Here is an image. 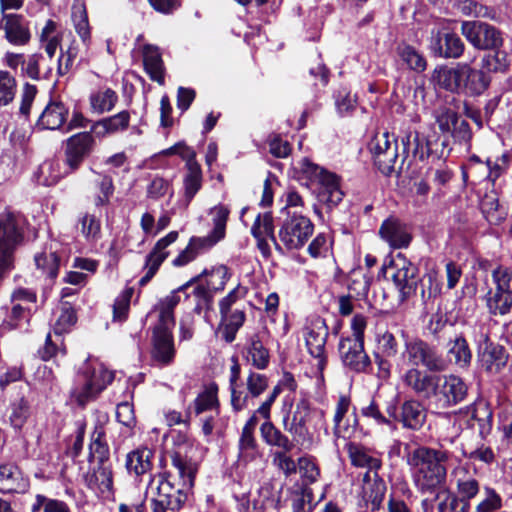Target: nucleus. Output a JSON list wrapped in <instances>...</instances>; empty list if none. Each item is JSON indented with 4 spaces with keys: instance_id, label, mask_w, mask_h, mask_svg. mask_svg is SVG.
<instances>
[{
    "instance_id": "nucleus-49",
    "label": "nucleus",
    "mask_w": 512,
    "mask_h": 512,
    "mask_svg": "<svg viewBox=\"0 0 512 512\" xmlns=\"http://www.w3.org/2000/svg\"><path fill=\"white\" fill-rule=\"evenodd\" d=\"M44 60L45 58L41 53H33L28 55L23 67V76L35 81H38L42 78H49L52 72V68L48 66L44 68V71H42Z\"/></svg>"
},
{
    "instance_id": "nucleus-25",
    "label": "nucleus",
    "mask_w": 512,
    "mask_h": 512,
    "mask_svg": "<svg viewBox=\"0 0 512 512\" xmlns=\"http://www.w3.org/2000/svg\"><path fill=\"white\" fill-rule=\"evenodd\" d=\"M151 360L156 366L164 367L172 364L176 349L171 331L153 330Z\"/></svg>"
},
{
    "instance_id": "nucleus-61",
    "label": "nucleus",
    "mask_w": 512,
    "mask_h": 512,
    "mask_svg": "<svg viewBox=\"0 0 512 512\" xmlns=\"http://www.w3.org/2000/svg\"><path fill=\"white\" fill-rule=\"evenodd\" d=\"M95 185L98 189V193L95 195V205L104 206L108 204L110 197L114 192L112 178L108 175L98 174V178L95 180Z\"/></svg>"
},
{
    "instance_id": "nucleus-20",
    "label": "nucleus",
    "mask_w": 512,
    "mask_h": 512,
    "mask_svg": "<svg viewBox=\"0 0 512 512\" xmlns=\"http://www.w3.org/2000/svg\"><path fill=\"white\" fill-rule=\"evenodd\" d=\"M63 256V245L57 240H50L42 251L35 254V266L43 276L53 280L58 275Z\"/></svg>"
},
{
    "instance_id": "nucleus-9",
    "label": "nucleus",
    "mask_w": 512,
    "mask_h": 512,
    "mask_svg": "<svg viewBox=\"0 0 512 512\" xmlns=\"http://www.w3.org/2000/svg\"><path fill=\"white\" fill-rule=\"evenodd\" d=\"M302 335L309 355L316 361L317 371L322 374L327 365L326 342L329 336L325 320L319 316L308 318Z\"/></svg>"
},
{
    "instance_id": "nucleus-26",
    "label": "nucleus",
    "mask_w": 512,
    "mask_h": 512,
    "mask_svg": "<svg viewBox=\"0 0 512 512\" xmlns=\"http://www.w3.org/2000/svg\"><path fill=\"white\" fill-rule=\"evenodd\" d=\"M94 145V138L90 132H81L72 135L67 139L66 162L75 170L83 160L90 154Z\"/></svg>"
},
{
    "instance_id": "nucleus-38",
    "label": "nucleus",
    "mask_w": 512,
    "mask_h": 512,
    "mask_svg": "<svg viewBox=\"0 0 512 512\" xmlns=\"http://www.w3.org/2000/svg\"><path fill=\"white\" fill-rule=\"evenodd\" d=\"M229 209L222 205H216L210 209L212 216L213 230L206 237H202L199 242H207V247L214 246L217 242L225 237L226 223L229 216Z\"/></svg>"
},
{
    "instance_id": "nucleus-24",
    "label": "nucleus",
    "mask_w": 512,
    "mask_h": 512,
    "mask_svg": "<svg viewBox=\"0 0 512 512\" xmlns=\"http://www.w3.org/2000/svg\"><path fill=\"white\" fill-rule=\"evenodd\" d=\"M85 485L97 496L109 498L113 493V472L111 463H102L84 475Z\"/></svg>"
},
{
    "instance_id": "nucleus-62",
    "label": "nucleus",
    "mask_w": 512,
    "mask_h": 512,
    "mask_svg": "<svg viewBox=\"0 0 512 512\" xmlns=\"http://www.w3.org/2000/svg\"><path fill=\"white\" fill-rule=\"evenodd\" d=\"M239 458L243 461L252 460L257 452V443L254 437V432L242 430L239 443Z\"/></svg>"
},
{
    "instance_id": "nucleus-6",
    "label": "nucleus",
    "mask_w": 512,
    "mask_h": 512,
    "mask_svg": "<svg viewBox=\"0 0 512 512\" xmlns=\"http://www.w3.org/2000/svg\"><path fill=\"white\" fill-rule=\"evenodd\" d=\"M384 270L393 281L401 301L416 292L419 282L418 268L403 253L391 254L384 264Z\"/></svg>"
},
{
    "instance_id": "nucleus-29",
    "label": "nucleus",
    "mask_w": 512,
    "mask_h": 512,
    "mask_svg": "<svg viewBox=\"0 0 512 512\" xmlns=\"http://www.w3.org/2000/svg\"><path fill=\"white\" fill-rule=\"evenodd\" d=\"M346 450L354 467L365 468L366 472L378 473L382 460L375 451L356 442L347 443Z\"/></svg>"
},
{
    "instance_id": "nucleus-64",
    "label": "nucleus",
    "mask_w": 512,
    "mask_h": 512,
    "mask_svg": "<svg viewBox=\"0 0 512 512\" xmlns=\"http://www.w3.org/2000/svg\"><path fill=\"white\" fill-rule=\"evenodd\" d=\"M133 288H126L122 293L115 299L113 305V319L115 321L122 322L127 319L130 301L133 296Z\"/></svg>"
},
{
    "instance_id": "nucleus-21",
    "label": "nucleus",
    "mask_w": 512,
    "mask_h": 512,
    "mask_svg": "<svg viewBox=\"0 0 512 512\" xmlns=\"http://www.w3.org/2000/svg\"><path fill=\"white\" fill-rule=\"evenodd\" d=\"M178 236L179 234L177 231H171L156 242L151 252L146 256L145 267L147 268V271L139 280L140 286H145L154 277L161 264L169 255L167 248L176 242Z\"/></svg>"
},
{
    "instance_id": "nucleus-23",
    "label": "nucleus",
    "mask_w": 512,
    "mask_h": 512,
    "mask_svg": "<svg viewBox=\"0 0 512 512\" xmlns=\"http://www.w3.org/2000/svg\"><path fill=\"white\" fill-rule=\"evenodd\" d=\"M386 490V483L378 473L364 472L361 475V500L373 511L380 509Z\"/></svg>"
},
{
    "instance_id": "nucleus-45",
    "label": "nucleus",
    "mask_w": 512,
    "mask_h": 512,
    "mask_svg": "<svg viewBox=\"0 0 512 512\" xmlns=\"http://www.w3.org/2000/svg\"><path fill=\"white\" fill-rule=\"evenodd\" d=\"M71 17L76 33L81 38L83 44L88 47L91 42V31L84 2H76L72 6Z\"/></svg>"
},
{
    "instance_id": "nucleus-32",
    "label": "nucleus",
    "mask_w": 512,
    "mask_h": 512,
    "mask_svg": "<svg viewBox=\"0 0 512 512\" xmlns=\"http://www.w3.org/2000/svg\"><path fill=\"white\" fill-rule=\"evenodd\" d=\"M449 364H453L460 369H468L472 361V351L462 334L450 339L447 343V359Z\"/></svg>"
},
{
    "instance_id": "nucleus-36",
    "label": "nucleus",
    "mask_w": 512,
    "mask_h": 512,
    "mask_svg": "<svg viewBox=\"0 0 512 512\" xmlns=\"http://www.w3.org/2000/svg\"><path fill=\"white\" fill-rule=\"evenodd\" d=\"M464 43L461 38L451 32L438 33L435 39V52L443 58H459L464 52Z\"/></svg>"
},
{
    "instance_id": "nucleus-53",
    "label": "nucleus",
    "mask_w": 512,
    "mask_h": 512,
    "mask_svg": "<svg viewBox=\"0 0 512 512\" xmlns=\"http://www.w3.org/2000/svg\"><path fill=\"white\" fill-rule=\"evenodd\" d=\"M251 234L254 238H270L274 242L276 249L281 250L280 244L274 235L273 217L270 213L258 214L252 225Z\"/></svg>"
},
{
    "instance_id": "nucleus-13",
    "label": "nucleus",
    "mask_w": 512,
    "mask_h": 512,
    "mask_svg": "<svg viewBox=\"0 0 512 512\" xmlns=\"http://www.w3.org/2000/svg\"><path fill=\"white\" fill-rule=\"evenodd\" d=\"M451 483L455 487V493L452 494L462 503H465L471 509V501L476 499L481 493H484V487L475 470H471L467 465H458L451 471Z\"/></svg>"
},
{
    "instance_id": "nucleus-41",
    "label": "nucleus",
    "mask_w": 512,
    "mask_h": 512,
    "mask_svg": "<svg viewBox=\"0 0 512 512\" xmlns=\"http://www.w3.org/2000/svg\"><path fill=\"white\" fill-rule=\"evenodd\" d=\"M130 114L128 111H121L113 116L97 121L92 126V131L99 137L107 134H114L125 130L129 126Z\"/></svg>"
},
{
    "instance_id": "nucleus-18",
    "label": "nucleus",
    "mask_w": 512,
    "mask_h": 512,
    "mask_svg": "<svg viewBox=\"0 0 512 512\" xmlns=\"http://www.w3.org/2000/svg\"><path fill=\"white\" fill-rule=\"evenodd\" d=\"M312 411L304 404L297 405L292 417L287 414L283 417V427L290 433L294 440L304 449H310L313 445V436L308 429L307 423L311 418Z\"/></svg>"
},
{
    "instance_id": "nucleus-5",
    "label": "nucleus",
    "mask_w": 512,
    "mask_h": 512,
    "mask_svg": "<svg viewBox=\"0 0 512 512\" xmlns=\"http://www.w3.org/2000/svg\"><path fill=\"white\" fill-rule=\"evenodd\" d=\"M37 301L36 292L29 288L18 287L10 294V302L5 305V316L0 325L1 331L25 329L29 323L32 307Z\"/></svg>"
},
{
    "instance_id": "nucleus-59",
    "label": "nucleus",
    "mask_w": 512,
    "mask_h": 512,
    "mask_svg": "<svg viewBox=\"0 0 512 512\" xmlns=\"http://www.w3.org/2000/svg\"><path fill=\"white\" fill-rule=\"evenodd\" d=\"M433 116L443 134H449L458 119V114L446 106L437 107L433 112Z\"/></svg>"
},
{
    "instance_id": "nucleus-60",
    "label": "nucleus",
    "mask_w": 512,
    "mask_h": 512,
    "mask_svg": "<svg viewBox=\"0 0 512 512\" xmlns=\"http://www.w3.org/2000/svg\"><path fill=\"white\" fill-rule=\"evenodd\" d=\"M30 415V405L27 400L21 398L11 405L10 424L14 429H21Z\"/></svg>"
},
{
    "instance_id": "nucleus-44",
    "label": "nucleus",
    "mask_w": 512,
    "mask_h": 512,
    "mask_svg": "<svg viewBox=\"0 0 512 512\" xmlns=\"http://www.w3.org/2000/svg\"><path fill=\"white\" fill-rule=\"evenodd\" d=\"M110 451L106 442L105 432L101 426H96L89 445V461H97L98 464L110 463Z\"/></svg>"
},
{
    "instance_id": "nucleus-2",
    "label": "nucleus",
    "mask_w": 512,
    "mask_h": 512,
    "mask_svg": "<svg viewBox=\"0 0 512 512\" xmlns=\"http://www.w3.org/2000/svg\"><path fill=\"white\" fill-rule=\"evenodd\" d=\"M459 434L441 436L437 446H419L406 454V463L415 486L422 492H432L446 482L447 465L461 462L453 447L458 448Z\"/></svg>"
},
{
    "instance_id": "nucleus-3",
    "label": "nucleus",
    "mask_w": 512,
    "mask_h": 512,
    "mask_svg": "<svg viewBox=\"0 0 512 512\" xmlns=\"http://www.w3.org/2000/svg\"><path fill=\"white\" fill-rule=\"evenodd\" d=\"M295 171L301 181L308 187H317V199L329 208L337 206L343 199L344 193L340 186V177L303 157L295 164Z\"/></svg>"
},
{
    "instance_id": "nucleus-54",
    "label": "nucleus",
    "mask_w": 512,
    "mask_h": 512,
    "mask_svg": "<svg viewBox=\"0 0 512 512\" xmlns=\"http://www.w3.org/2000/svg\"><path fill=\"white\" fill-rule=\"evenodd\" d=\"M397 53L409 69L417 73H421L426 69L427 62L424 56L414 47L406 44L399 45Z\"/></svg>"
},
{
    "instance_id": "nucleus-47",
    "label": "nucleus",
    "mask_w": 512,
    "mask_h": 512,
    "mask_svg": "<svg viewBox=\"0 0 512 512\" xmlns=\"http://www.w3.org/2000/svg\"><path fill=\"white\" fill-rule=\"evenodd\" d=\"M350 405L349 397L341 395L338 398L333 416V435L336 439L349 436L350 427L348 424L343 423V420L350 409Z\"/></svg>"
},
{
    "instance_id": "nucleus-40",
    "label": "nucleus",
    "mask_w": 512,
    "mask_h": 512,
    "mask_svg": "<svg viewBox=\"0 0 512 512\" xmlns=\"http://www.w3.org/2000/svg\"><path fill=\"white\" fill-rule=\"evenodd\" d=\"M481 365L490 373H498L507 363V355L502 346L492 343L478 351Z\"/></svg>"
},
{
    "instance_id": "nucleus-30",
    "label": "nucleus",
    "mask_w": 512,
    "mask_h": 512,
    "mask_svg": "<svg viewBox=\"0 0 512 512\" xmlns=\"http://www.w3.org/2000/svg\"><path fill=\"white\" fill-rule=\"evenodd\" d=\"M29 487V481L19 467L12 463L0 465V491L3 493H23Z\"/></svg>"
},
{
    "instance_id": "nucleus-58",
    "label": "nucleus",
    "mask_w": 512,
    "mask_h": 512,
    "mask_svg": "<svg viewBox=\"0 0 512 512\" xmlns=\"http://www.w3.org/2000/svg\"><path fill=\"white\" fill-rule=\"evenodd\" d=\"M494 53L483 56L481 67L487 72H505L508 68L507 54L500 49H493Z\"/></svg>"
},
{
    "instance_id": "nucleus-14",
    "label": "nucleus",
    "mask_w": 512,
    "mask_h": 512,
    "mask_svg": "<svg viewBox=\"0 0 512 512\" xmlns=\"http://www.w3.org/2000/svg\"><path fill=\"white\" fill-rule=\"evenodd\" d=\"M369 150L378 169L383 174L389 175L394 170L398 159L395 137L388 132L377 133L369 143Z\"/></svg>"
},
{
    "instance_id": "nucleus-39",
    "label": "nucleus",
    "mask_w": 512,
    "mask_h": 512,
    "mask_svg": "<svg viewBox=\"0 0 512 512\" xmlns=\"http://www.w3.org/2000/svg\"><path fill=\"white\" fill-rule=\"evenodd\" d=\"M187 172L183 178V202L184 206L188 207L192 199L199 192L202 187V170L199 163L194 160L193 162L186 164Z\"/></svg>"
},
{
    "instance_id": "nucleus-33",
    "label": "nucleus",
    "mask_w": 512,
    "mask_h": 512,
    "mask_svg": "<svg viewBox=\"0 0 512 512\" xmlns=\"http://www.w3.org/2000/svg\"><path fill=\"white\" fill-rule=\"evenodd\" d=\"M221 321L219 330L228 343L235 340L238 330L243 326L246 315L243 309L235 307L233 310L220 311Z\"/></svg>"
},
{
    "instance_id": "nucleus-1",
    "label": "nucleus",
    "mask_w": 512,
    "mask_h": 512,
    "mask_svg": "<svg viewBox=\"0 0 512 512\" xmlns=\"http://www.w3.org/2000/svg\"><path fill=\"white\" fill-rule=\"evenodd\" d=\"M175 475H150L145 496L150 497L152 512H176L183 507L194 486L197 464L180 451L171 455Z\"/></svg>"
},
{
    "instance_id": "nucleus-22",
    "label": "nucleus",
    "mask_w": 512,
    "mask_h": 512,
    "mask_svg": "<svg viewBox=\"0 0 512 512\" xmlns=\"http://www.w3.org/2000/svg\"><path fill=\"white\" fill-rule=\"evenodd\" d=\"M427 421V409L417 399L411 398L404 400L400 404V414L397 417V423L403 429L417 432L420 431Z\"/></svg>"
},
{
    "instance_id": "nucleus-34",
    "label": "nucleus",
    "mask_w": 512,
    "mask_h": 512,
    "mask_svg": "<svg viewBox=\"0 0 512 512\" xmlns=\"http://www.w3.org/2000/svg\"><path fill=\"white\" fill-rule=\"evenodd\" d=\"M68 109L62 102L50 101L41 113L37 125L42 129H59L66 121Z\"/></svg>"
},
{
    "instance_id": "nucleus-48",
    "label": "nucleus",
    "mask_w": 512,
    "mask_h": 512,
    "mask_svg": "<svg viewBox=\"0 0 512 512\" xmlns=\"http://www.w3.org/2000/svg\"><path fill=\"white\" fill-rule=\"evenodd\" d=\"M194 278H197L196 282L205 278L206 284L214 293L224 289L229 279V272L225 265H218L212 267L211 269L203 270L202 273L195 276Z\"/></svg>"
},
{
    "instance_id": "nucleus-17",
    "label": "nucleus",
    "mask_w": 512,
    "mask_h": 512,
    "mask_svg": "<svg viewBox=\"0 0 512 512\" xmlns=\"http://www.w3.org/2000/svg\"><path fill=\"white\" fill-rule=\"evenodd\" d=\"M338 352L345 368L355 373H364L371 361L364 349V342L358 339L342 337L338 344Z\"/></svg>"
},
{
    "instance_id": "nucleus-37",
    "label": "nucleus",
    "mask_w": 512,
    "mask_h": 512,
    "mask_svg": "<svg viewBox=\"0 0 512 512\" xmlns=\"http://www.w3.org/2000/svg\"><path fill=\"white\" fill-rule=\"evenodd\" d=\"M142 55L145 71L151 80L164 84V65L159 48L146 44L143 46Z\"/></svg>"
},
{
    "instance_id": "nucleus-19",
    "label": "nucleus",
    "mask_w": 512,
    "mask_h": 512,
    "mask_svg": "<svg viewBox=\"0 0 512 512\" xmlns=\"http://www.w3.org/2000/svg\"><path fill=\"white\" fill-rule=\"evenodd\" d=\"M379 236L392 249H405L413 239L411 228L396 217H389L382 222Z\"/></svg>"
},
{
    "instance_id": "nucleus-50",
    "label": "nucleus",
    "mask_w": 512,
    "mask_h": 512,
    "mask_svg": "<svg viewBox=\"0 0 512 512\" xmlns=\"http://www.w3.org/2000/svg\"><path fill=\"white\" fill-rule=\"evenodd\" d=\"M217 391V386L212 384L196 397L193 403V409L196 415L206 411H210L215 415H218L219 404L217 399Z\"/></svg>"
},
{
    "instance_id": "nucleus-16",
    "label": "nucleus",
    "mask_w": 512,
    "mask_h": 512,
    "mask_svg": "<svg viewBox=\"0 0 512 512\" xmlns=\"http://www.w3.org/2000/svg\"><path fill=\"white\" fill-rule=\"evenodd\" d=\"M442 380L432 395L437 409H447L461 403L467 396V385L458 376H441Z\"/></svg>"
},
{
    "instance_id": "nucleus-7",
    "label": "nucleus",
    "mask_w": 512,
    "mask_h": 512,
    "mask_svg": "<svg viewBox=\"0 0 512 512\" xmlns=\"http://www.w3.org/2000/svg\"><path fill=\"white\" fill-rule=\"evenodd\" d=\"M401 356L410 367L423 366L427 371L434 373H441L448 369V362L438 348L419 338L405 341Z\"/></svg>"
},
{
    "instance_id": "nucleus-4",
    "label": "nucleus",
    "mask_w": 512,
    "mask_h": 512,
    "mask_svg": "<svg viewBox=\"0 0 512 512\" xmlns=\"http://www.w3.org/2000/svg\"><path fill=\"white\" fill-rule=\"evenodd\" d=\"M113 378V372L109 371L102 363L86 362L77 375L72 396L79 405L84 406L96 399Z\"/></svg>"
},
{
    "instance_id": "nucleus-8",
    "label": "nucleus",
    "mask_w": 512,
    "mask_h": 512,
    "mask_svg": "<svg viewBox=\"0 0 512 512\" xmlns=\"http://www.w3.org/2000/svg\"><path fill=\"white\" fill-rule=\"evenodd\" d=\"M403 154L409 153L420 161L426 159H442L449 155L448 140L445 138L440 141L439 137L433 133L427 135L418 131H410L402 138Z\"/></svg>"
},
{
    "instance_id": "nucleus-35",
    "label": "nucleus",
    "mask_w": 512,
    "mask_h": 512,
    "mask_svg": "<svg viewBox=\"0 0 512 512\" xmlns=\"http://www.w3.org/2000/svg\"><path fill=\"white\" fill-rule=\"evenodd\" d=\"M153 452L148 448H138L126 455L125 467L129 475L141 477L152 469Z\"/></svg>"
},
{
    "instance_id": "nucleus-55",
    "label": "nucleus",
    "mask_w": 512,
    "mask_h": 512,
    "mask_svg": "<svg viewBox=\"0 0 512 512\" xmlns=\"http://www.w3.org/2000/svg\"><path fill=\"white\" fill-rule=\"evenodd\" d=\"M16 77L7 70L0 69V107L11 104L17 94Z\"/></svg>"
},
{
    "instance_id": "nucleus-12",
    "label": "nucleus",
    "mask_w": 512,
    "mask_h": 512,
    "mask_svg": "<svg viewBox=\"0 0 512 512\" xmlns=\"http://www.w3.org/2000/svg\"><path fill=\"white\" fill-rule=\"evenodd\" d=\"M461 33L476 49H500L503 45L502 33L494 26L481 21H463Z\"/></svg>"
},
{
    "instance_id": "nucleus-63",
    "label": "nucleus",
    "mask_w": 512,
    "mask_h": 512,
    "mask_svg": "<svg viewBox=\"0 0 512 512\" xmlns=\"http://www.w3.org/2000/svg\"><path fill=\"white\" fill-rule=\"evenodd\" d=\"M268 387L266 375L249 370L246 378V390L251 398L259 397Z\"/></svg>"
},
{
    "instance_id": "nucleus-46",
    "label": "nucleus",
    "mask_w": 512,
    "mask_h": 512,
    "mask_svg": "<svg viewBox=\"0 0 512 512\" xmlns=\"http://www.w3.org/2000/svg\"><path fill=\"white\" fill-rule=\"evenodd\" d=\"M434 78L442 88L451 92H460V63L455 67L442 66L435 69Z\"/></svg>"
},
{
    "instance_id": "nucleus-43",
    "label": "nucleus",
    "mask_w": 512,
    "mask_h": 512,
    "mask_svg": "<svg viewBox=\"0 0 512 512\" xmlns=\"http://www.w3.org/2000/svg\"><path fill=\"white\" fill-rule=\"evenodd\" d=\"M260 433L263 441L273 447H278L285 451H291L294 443L287 435L282 433L271 421H265L260 426Z\"/></svg>"
},
{
    "instance_id": "nucleus-15",
    "label": "nucleus",
    "mask_w": 512,
    "mask_h": 512,
    "mask_svg": "<svg viewBox=\"0 0 512 512\" xmlns=\"http://www.w3.org/2000/svg\"><path fill=\"white\" fill-rule=\"evenodd\" d=\"M442 380L440 375L417 367H409L400 376L404 388L425 400H431L433 392Z\"/></svg>"
},
{
    "instance_id": "nucleus-56",
    "label": "nucleus",
    "mask_w": 512,
    "mask_h": 512,
    "mask_svg": "<svg viewBox=\"0 0 512 512\" xmlns=\"http://www.w3.org/2000/svg\"><path fill=\"white\" fill-rule=\"evenodd\" d=\"M79 229L83 237L89 242L97 241L101 236V223L93 214L86 213L79 218Z\"/></svg>"
},
{
    "instance_id": "nucleus-27",
    "label": "nucleus",
    "mask_w": 512,
    "mask_h": 512,
    "mask_svg": "<svg viewBox=\"0 0 512 512\" xmlns=\"http://www.w3.org/2000/svg\"><path fill=\"white\" fill-rule=\"evenodd\" d=\"M282 486L275 489L274 485L270 482L264 483L260 490V500H254L251 504L248 500L244 499L239 504V512H265L266 506H270L275 510H279L282 506L281 503Z\"/></svg>"
},
{
    "instance_id": "nucleus-42",
    "label": "nucleus",
    "mask_w": 512,
    "mask_h": 512,
    "mask_svg": "<svg viewBox=\"0 0 512 512\" xmlns=\"http://www.w3.org/2000/svg\"><path fill=\"white\" fill-rule=\"evenodd\" d=\"M245 358L249 364L258 370H264L270 362V354L262 341L254 336L245 347Z\"/></svg>"
},
{
    "instance_id": "nucleus-10",
    "label": "nucleus",
    "mask_w": 512,
    "mask_h": 512,
    "mask_svg": "<svg viewBox=\"0 0 512 512\" xmlns=\"http://www.w3.org/2000/svg\"><path fill=\"white\" fill-rule=\"evenodd\" d=\"M313 231V222L308 217L294 212L287 214L280 226L278 236L287 250H299L307 243Z\"/></svg>"
},
{
    "instance_id": "nucleus-31",
    "label": "nucleus",
    "mask_w": 512,
    "mask_h": 512,
    "mask_svg": "<svg viewBox=\"0 0 512 512\" xmlns=\"http://www.w3.org/2000/svg\"><path fill=\"white\" fill-rule=\"evenodd\" d=\"M460 91L471 95L482 94L489 86V79L482 70L474 69L468 63H460Z\"/></svg>"
},
{
    "instance_id": "nucleus-52",
    "label": "nucleus",
    "mask_w": 512,
    "mask_h": 512,
    "mask_svg": "<svg viewBox=\"0 0 512 512\" xmlns=\"http://www.w3.org/2000/svg\"><path fill=\"white\" fill-rule=\"evenodd\" d=\"M487 307L493 315L509 313L512 307V294L498 288H496L495 292L489 291L487 294Z\"/></svg>"
},
{
    "instance_id": "nucleus-57",
    "label": "nucleus",
    "mask_w": 512,
    "mask_h": 512,
    "mask_svg": "<svg viewBox=\"0 0 512 512\" xmlns=\"http://www.w3.org/2000/svg\"><path fill=\"white\" fill-rule=\"evenodd\" d=\"M202 237L191 238L187 247L172 261L173 266L182 267L192 262L199 254L200 249H206L207 242H199Z\"/></svg>"
},
{
    "instance_id": "nucleus-11",
    "label": "nucleus",
    "mask_w": 512,
    "mask_h": 512,
    "mask_svg": "<svg viewBox=\"0 0 512 512\" xmlns=\"http://www.w3.org/2000/svg\"><path fill=\"white\" fill-rule=\"evenodd\" d=\"M20 240L13 215L0 214V280L14 269V249Z\"/></svg>"
},
{
    "instance_id": "nucleus-28",
    "label": "nucleus",
    "mask_w": 512,
    "mask_h": 512,
    "mask_svg": "<svg viewBox=\"0 0 512 512\" xmlns=\"http://www.w3.org/2000/svg\"><path fill=\"white\" fill-rule=\"evenodd\" d=\"M3 29L6 40L12 45L24 46L31 39L29 23L22 15L15 13L4 14Z\"/></svg>"
},
{
    "instance_id": "nucleus-51",
    "label": "nucleus",
    "mask_w": 512,
    "mask_h": 512,
    "mask_svg": "<svg viewBox=\"0 0 512 512\" xmlns=\"http://www.w3.org/2000/svg\"><path fill=\"white\" fill-rule=\"evenodd\" d=\"M90 105L99 114L111 111L118 101V95L110 88L98 90L90 95Z\"/></svg>"
}]
</instances>
